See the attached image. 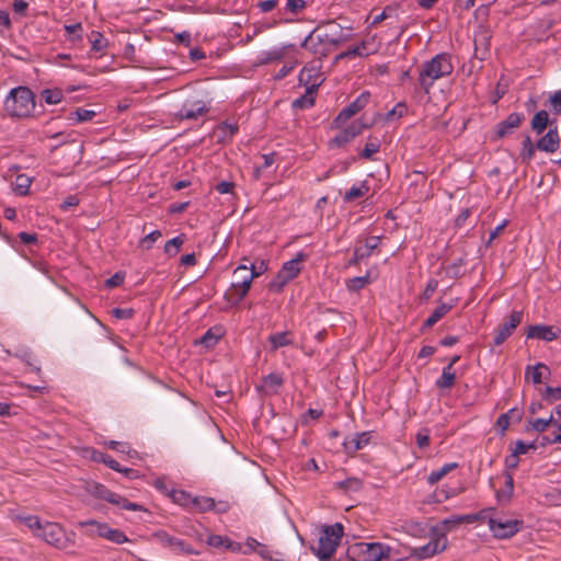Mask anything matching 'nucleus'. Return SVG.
I'll list each match as a JSON object with an SVG mask.
<instances>
[{
    "instance_id": "37",
    "label": "nucleus",
    "mask_w": 561,
    "mask_h": 561,
    "mask_svg": "<svg viewBox=\"0 0 561 561\" xmlns=\"http://www.w3.org/2000/svg\"><path fill=\"white\" fill-rule=\"evenodd\" d=\"M369 191V186L366 182H362L357 185H353L345 194H344V202H351L353 199L363 197L366 195Z\"/></svg>"
},
{
    "instance_id": "17",
    "label": "nucleus",
    "mask_w": 561,
    "mask_h": 561,
    "mask_svg": "<svg viewBox=\"0 0 561 561\" xmlns=\"http://www.w3.org/2000/svg\"><path fill=\"white\" fill-rule=\"evenodd\" d=\"M380 237H368L364 243H358L354 249L353 259L351 264H356L367 257H369L373 251L379 245Z\"/></svg>"
},
{
    "instance_id": "38",
    "label": "nucleus",
    "mask_w": 561,
    "mask_h": 561,
    "mask_svg": "<svg viewBox=\"0 0 561 561\" xmlns=\"http://www.w3.org/2000/svg\"><path fill=\"white\" fill-rule=\"evenodd\" d=\"M42 98L47 104H58L64 99V93L60 89H45L42 91Z\"/></svg>"
},
{
    "instance_id": "54",
    "label": "nucleus",
    "mask_w": 561,
    "mask_h": 561,
    "mask_svg": "<svg viewBox=\"0 0 561 561\" xmlns=\"http://www.w3.org/2000/svg\"><path fill=\"white\" fill-rule=\"evenodd\" d=\"M407 113V105L402 102L396 104L392 110L386 114V119L390 121L394 117H402Z\"/></svg>"
},
{
    "instance_id": "62",
    "label": "nucleus",
    "mask_w": 561,
    "mask_h": 561,
    "mask_svg": "<svg viewBox=\"0 0 561 561\" xmlns=\"http://www.w3.org/2000/svg\"><path fill=\"white\" fill-rule=\"evenodd\" d=\"M85 456L87 457H90L93 461L95 462H103L105 461L107 455L102 453V451H99V450H95V449H88L85 451Z\"/></svg>"
},
{
    "instance_id": "10",
    "label": "nucleus",
    "mask_w": 561,
    "mask_h": 561,
    "mask_svg": "<svg viewBox=\"0 0 561 561\" xmlns=\"http://www.w3.org/2000/svg\"><path fill=\"white\" fill-rule=\"evenodd\" d=\"M319 62L306 65L299 72V83L306 87L309 94H313L323 81Z\"/></svg>"
},
{
    "instance_id": "59",
    "label": "nucleus",
    "mask_w": 561,
    "mask_h": 561,
    "mask_svg": "<svg viewBox=\"0 0 561 561\" xmlns=\"http://www.w3.org/2000/svg\"><path fill=\"white\" fill-rule=\"evenodd\" d=\"M534 448H535L534 443L526 444L523 440H517L512 454H514L518 457L519 455L526 454L529 449H534Z\"/></svg>"
},
{
    "instance_id": "22",
    "label": "nucleus",
    "mask_w": 561,
    "mask_h": 561,
    "mask_svg": "<svg viewBox=\"0 0 561 561\" xmlns=\"http://www.w3.org/2000/svg\"><path fill=\"white\" fill-rule=\"evenodd\" d=\"M371 436V432L356 433L347 437L344 445L347 449L356 451L366 447L369 444Z\"/></svg>"
},
{
    "instance_id": "43",
    "label": "nucleus",
    "mask_w": 561,
    "mask_h": 561,
    "mask_svg": "<svg viewBox=\"0 0 561 561\" xmlns=\"http://www.w3.org/2000/svg\"><path fill=\"white\" fill-rule=\"evenodd\" d=\"M380 148V141L377 138L369 137L363 151L360 152V157L364 159H370L374 153L378 152Z\"/></svg>"
},
{
    "instance_id": "53",
    "label": "nucleus",
    "mask_w": 561,
    "mask_h": 561,
    "mask_svg": "<svg viewBox=\"0 0 561 561\" xmlns=\"http://www.w3.org/2000/svg\"><path fill=\"white\" fill-rule=\"evenodd\" d=\"M542 398L549 402L561 399V387H546Z\"/></svg>"
},
{
    "instance_id": "21",
    "label": "nucleus",
    "mask_w": 561,
    "mask_h": 561,
    "mask_svg": "<svg viewBox=\"0 0 561 561\" xmlns=\"http://www.w3.org/2000/svg\"><path fill=\"white\" fill-rule=\"evenodd\" d=\"M283 385V377L278 373H271L262 379L260 389L267 396L276 394Z\"/></svg>"
},
{
    "instance_id": "61",
    "label": "nucleus",
    "mask_w": 561,
    "mask_h": 561,
    "mask_svg": "<svg viewBox=\"0 0 561 561\" xmlns=\"http://www.w3.org/2000/svg\"><path fill=\"white\" fill-rule=\"evenodd\" d=\"M11 27V20L9 13L2 9H0V34H3L4 31Z\"/></svg>"
},
{
    "instance_id": "51",
    "label": "nucleus",
    "mask_w": 561,
    "mask_h": 561,
    "mask_svg": "<svg viewBox=\"0 0 561 561\" xmlns=\"http://www.w3.org/2000/svg\"><path fill=\"white\" fill-rule=\"evenodd\" d=\"M104 463L114 471L122 472L128 477H133L134 471L128 468H123L116 460H114L111 456L107 455Z\"/></svg>"
},
{
    "instance_id": "12",
    "label": "nucleus",
    "mask_w": 561,
    "mask_h": 561,
    "mask_svg": "<svg viewBox=\"0 0 561 561\" xmlns=\"http://www.w3.org/2000/svg\"><path fill=\"white\" fill-rule=\"evenodd\" d=\"M369 99L370 93L368 91H364L363 93H360L351 104H348L339 113V115L334 119V124L336 126L344 124L353 115H355L362 108H364L368 104Z\"/></svg>"
},
{
    "instance_id": "6",
    "label": "nucleus",
    "mask_w": 561,
    "mask_h": 561,
    "mask_svg": "<svg viewBox=\"0 0 561 561\" xmlns=\"http://www.w3.org/2000/svg\"><path fill=\"white\" fill-rule=\"evenodd\" d=\"M344 535L343 525L335 523L322 528L318 546L312 548L320 561H330Z\"/></svg>"
},
{
    "instance_id": "13",
    "label": "nucleus",
    "mask_w": 561,
    "mask_h": 561,
    "mask_svg": "<svg viewBox=\"0 0 561 561\" xmlns=\"http://www.w3.org/2000/svg\"><path fill=\"white\" fill-rule=\"evenodd\" d=\"M367 127L362 121H354L343 130H341L331 141V146L343 147L351 142L356 136Z\"/></svg>"
},
{
    "instance_id": "36",
    "label": "nucleus",
    "mask_w": 561,
    "mask_h": 561,
    "mask_svg": "<svg viewBox=\"0 0 561 561\" xmlns=\"http://www.w3.org/2000/svg\"><path fill=\"white\" fill-rule=\"evenodd\" d=\"M374 51H375V49L371 47V43L369 41H363L358 45H356L353 48L345 51L344 56H346V57H350V56L365 57V56H369Z\"/></svg>"
},
{
    "instance_id": "1",
    "label": "nucleus",
    "mask_w": 561,
    "mask_h": 561,
    "mask_svg": "<svg viewBox=\"0 0 561 561\" xmlns=\"http://www.w3.org/2000/svg\"><path fill=\"white\" fill-rule=\"evenodd\" d=\"M350 34H346L343 27L335 22L317 27L304 39L301 47L314 53L325 55L332 47L346 42Z\"/></svg>"
},
{
    "instance_id": "23",
    "label": "nucleus",
    "mask_w": 561,
    "mask_h": 561,
    "mask_svg": "<svg viewBox=\"0 0 561 561\" xmlns=\"http://www.w3.org/2000/svg\"><path fill=\"white\" fill-rule=\"evenodd\" d=\"M456 302V299H451L449 302H439V305L433 310L431 316L425 320L424 325L427 328L434 325L455 307Z\"/></svg>"
},
{
    "instance_id": "16",
    "label": "nucleus",
    "mask_w": 561,
    "mask_h": 561,
    "mask_svg": "<svg viewBox=\"0 0 561 561\" xmlns=\"http://www.w3.org/2000/svg\"><path fill=\"white\" fill-rule=\"evenodd\" d=\"M559 330L552 325L536 324L530 325L526 332L527 339H537L545 342L554 341L559 335Z\"/></svg>"
},
{
    "instance_id": "11",
    "label": "nucleus",
    "mask_w": 561,
    "mask_h": 561,
    "mask_svg": "<svg viewBox=\"0 0 561 561\" xmlns=\"http://www.w3.org/2000/svg\"><path fill=\"white\" fill-rule=\"evenodd\" d=\"M446 547L447 538L445 537V535L436 534L434 538L431 539L427 543L412 548L410 556L417 560H424L444 551Z\"/></svg>"
},
{
    "instance_id": "3",
    "label": "nucleus",
    "mask_w": 561,
    "mask_h": 561,
    "mask_svg": "<svg viewBox=\"0 0 561 561\" xmlns=\"http://www.w3.org/2000/svg\"><path fill=\"white\" fill-rule=\"evenodd\" d=\"M4 114L13 119L28 118L35 111V98L27 87H15L3 101Z\"/></svg>"
},
{
    "instance_id": "42",
    "label": "nucleus",
    "mask_w": 561,
    "mask_h": 561,
    "mask_svg": "<svg viewBox=\"0 0 561 561\" xmlns=\"http://www.w3.org/2000/svg\"><path fill=\"white\" fill-rule=\"evenodd\" d=\"M171 497L174 503L185 507L193 506V502L195 501V499L191 494L182 490L173 491L171 493Z\"/></svg>"
},
{
    "instance_id": "35",
    "label": "nucleus",
    "mask_w": 561,
    "mask_h": 561,
    "mask_svg": "<svg viewBox=\"0 0 561 561\" xmlns=\"http://www.w3.org/2000/svg\"><path fill=\"white\" fill-rule=\"evenodd\" d=\"M369 283H370V274H369V272H367L363 276H356V277L347 279L345 283V286L348 291L356 293V291H359L360 289H363Z\"/></svg>"
},
{
    "instance_id": "19",
    "label": "nucleus",
    "mask_w": 561,
    "mask_h": 561,
    "mask_svg": "<svg viewBox=\"0 0 561 561\" xmlns=\"http://www.w3.org/2000/svg\"><path fill=\"white\" fill-rule=\"evenodd\" d=\"M560 146V137L557 128H550L536 144V148L540 151L552 153Z\"/></svg>"
},
{
    "instance_id": "18",
    "label": "nucleus",
    "mask_w": 561,
    "mask_h": 561,
    "mask_svg": "<svg viewBox=\"0 0 561 561\" xmlns=\"http://www.w3.org/2000/svg\"><path fill=\"white\" fill-rule=\"evenodd\" d=\"M208 111L204 101L185 102L178 113L181 119H196Z\"/></svg>"
},
{
    "instance_id": "48",
    "label": "nucleus",
    "mask_w": 561,
    "mask_h": 561,
    "mask_svg": "<svg viewBox=\"0 0 561 561\" xmlns=\"http://www.w3.org/2000/svg\"><path fill=\"white\" fill-rule=\"evenodd\" d=\"M95 116V112L87 108H77L71 113V118L77 123L91 121Z\"/></svg>"
},
{
    "instance_id": "5",
    "label": "nucleus",
    "mask_w": 561,
    "mask_h": 561,
    "mask_svg": "<svg viewBox=\"0 0 561 561\" xmlns=\"http://www.w3.org/2000/svg\"><path fill=\"white\" fill-rule=\"evenodd\" d=\"M453 70L454 66L450 56L445 53L437 54L422 65L419 73V83L428 93L436 80L449 76Z\"/></svg>"
},
{
    "instance_id": "64",
    "label": "nucleus",
    "mask_w": 561,
    "mask_h": 561,
    "mask_svg": "<svg viewBox=\"0 0 561 561\" xmlns=\"http://www.w3.org/2000/svg\"><path fill=\"white\" fill-rule=\"evenodd\" d=\"M277 3H278L277 0H262L257 3V7L260 8V10L262 12L266 13V12L274 10L276 8Z\"/></svg>"
},
{
    "instance_id": "49",
    "label": "nucleus",
    "mask_w": 561,
    "mask_h": 561,
    "mask_svg": "<svg viewBox=\"0 0 561 561\" xmlns=\"http://www.w3.org/2000/svg\"><path fill=\"white\" fill-rule=\"evenodd\" d=\"M193 506L199 512L211 511L215 507V501L211 497H194Z\"/></svg>"
},
{
    "instance_id": "24",
    "label": "nucleus",
    "mask_w": 561,
    "mask_h": 561,
    "mask_svg": "<svg viewBox=\"0 0 561 561\" xmlns=\"http://www.w3.org/2000/svg\"><path fill=\"white\" fill-rule=\"evenodd\" d=\"M238 131V125L229 122L220 123L215 129V136L220 142L229 141Z\"/></svg>"
},
{
    "instance_id": "14",
    "label": "nucleus",
    "mask_w": 561,
    "mask_h": 561,
    "mask_svg": "<svg viewBox=\"0 0 561 561\" xmlns=\"http://www.w3.org/2000/svg\"><path fill=\"white\" fill-rule=\"evenodd\" d=\"M156 537L159 539V541L170 548L175 553H182V554H198V551L193 549L188 543H186L184 540L170 536L169 534L164 531L157 533Z\"/></svg>"
},
{
    "instance_id": "26",
    "label": "nucleus",
    "mask_w": 561,
    "mask_h": 561,
    "mask_svg": "<svg viewBox=\"0 0 561 561\" xmlns=\"http://www.w3.org/2000/svg\"><path fill=\"white\" fill-rule=\"evenodd\" d=\"M80 527H87L88 528V535L89 536H99L101 538H104L105 533L108 529V525L106 523H101L95 519H88L79 522Z\"/></svg>"
},
{
    "instance_id": "58",
    "label": "nucleus",
    "mask_w": 561,
    "mask_h": 561,
    "mask_svg": "<svg viewBox=\"0 0 561 561\" xmlns=\"http://www.w3.org/2000/svg\"><path fill=\"white\" fill-rule=\"evenodd\" d=\"M415 439H416V445L419 446V448L427 447L428 444H430V432H428V430L424 428V430L419 431L416 433Z\"/></svg>"
},
{
    "instance_id": "32",
    "label": "nucleus",
    "mask_w": 561,
    "mask_h": 561,
    "mask_svg": "<svg viewBox=\"0 0 561 561\" xmlns=\"http://www.w3.org/2000/svg\"><path fill=\"white\" fill-rule=\"evenodd\" d=\"M456 375L450 366H445L442 370L440 377L436 380L435 385L440 389H450L455 383Z\"/></svg>"
},
{
    "instance_id": "29",
    "label": "nucleus",
    "mask_w": 561,
    "mask_h": 561,
    "mask_svg": "<svg viewBox=\"0 0 561 561\" xmlns=\"http://www.w3.org/2000/svg\"><path fill=\"white\" fill-rule=\"evenodd\" d=\"M549 114L547 111H538L531 118L530 126L536 134H541L549 125Z\"/></svg>"
},
{
    "instance_id": "2",
    "label": "nucleus",
    "mask_w": 561,
    "mask_h": 561,
    "mask_svg": "<svg viewBox=\"0 0 561 561\" xmlns=\"http://www.w3.org/2000/svg\"><path fill=\"white\" fill-rule=\"evenodd\" d=\"M24 524L36 537L56 548H66L68 538L62 527L53 522H42L34 515H21L16 517Z\"/></svg>"
},
{
    "instance_id": "39",
    "label": "nucleus",
    "mask_w": 561,
    "mask_h": 561,
    "mask_svg": "<svg viewBox=\"0 0 561 561\" xmlns=\"http://www.w3.org/2000/svg\"><path fill=\"white\" fill-rule=\"evenodd\" d=\"M183 243H184L183 234L172 238L164 244V253L169 256L176 255Z\"/></svg>"
},
{
    "instance_id": "47",
    "label": "nucleus",
    "mask_w": 561,
    "mask_h": 561,
    "mask_svg": "<svg viewBox=\"0 0 561 561\" xmlns=\"http://www.w3.org/2000/svg\"><path fill=\"white\" fill-rule=\"evenodd\" d=\"M536 149H537L536 145L533 144L530 137L526 136L523 140V146H522V151H520L522 158L524 160H530L534 157Z\"/></svg>"
},
{
    "instance_id": "50",
    "label": "nucleus",
    "mask_w": 561,
    "mask_h": 561,
    "mask_svg": "<svg viewBox=\"0 0 561 561\" xmlns=\"http://www.w3.org/2000/svg\"><path fill=\"white\" fill-rule=\"evenodd\" d=\"M548 105L553 114L561 113V90L550 94Z\"/></svg>"
},
{
    "instance_id": "4",
    "label": "nucleus",
    "mask_w": 561,
    "mask_h": 561,
    "mask_svg": "<svg viewBox=\"0 0 561 561\" xmlns=\"http://www.w3.org/2000/svg\"><path fill=\"white\" fill-rule=\"evenodd\" d=\"M267 271L265 261L260 262V271H255L254 266L248 267L244 264L238 265L233 271V282L229 290L226 293L227 300L232 305H238L249 293L254 278L259 277Z\"/></svg>"
},
{
    "instance_id": "56",
    "label": "nucleus",
    "mask_w": 561,
    "mask_h": 561,
    "mask_svg": "<svg viewBox=\"0 0 561 561\" xmlns=\"http://www.w3.org/2000/svg\"><path fill=\"white\" fill-rule=\"evenodd\" d=\"M313 103H314V100H313L312 94H309L307 92L306 95L296 99L293 102V106L295 108L310 107L313 105Z\"/></svg>"
},
{
    "instance_id": "57",
    "label": "nucleus",
    "mask_w": 561,
    "mask_h": 561,
    "mask_svg": "<svg viewBox=\"0 0 561 561\" xmlns=\"http://www.w3.org/2000/svg\"><path fill=\"white\" fill-rule=\"evenodd\" d=\"M227 542H229V538L220 535H211L207 538V545L215 548H226Z\"/></svg>"
},
{
    "instance_id": "33",
    "label": "nucleus",
    "mask_w": 561,
    "mask_h": 561,
    "mask_svg": "<svg viewBox=\"0 0 561 561\" xmlns=\"http://www.w3.org/2000/svg\"><path fill=\"white\" fill-rule=\"evenodd\" d=\"M504 477H505V486L502 491L496 492V499L500 502L510 501L513 495V491H514V479H513L512 472L505 471Z\"/></svg>"
},
{
    "instance_id": "20",
    "label": "nucleus",
    "mask_w": 561,
    "mask_h": 561,
    "mask_svg": "<svg viewBox=\"0 0 561 561\" xmlns=\"http://www.w3.org/2000/svg\"><path fill=\"white\" fill-rule=\"evenodd\" d=\"M524 118V114L522 113H511L504 121L500 122L496 125L497 136L504 137L511 134L515 128H517L522 124Z\"/></svg>"
},
{
    "instance_id": "45",
    "label": "nucleus",
    "mask_w": 561,
    "mask_h": 561,
    "mask_svg": "<svg viewBox=\"0 0 561 561\" xmlns=\"http://www.w3.org/2000/svg\"><path fill=\"white\" fill-rule=\"evenodd\" d=\"M516 416V419H519V412L516 409H511L508 412L501 414L496 421V425L502 430V432H505L507 427L510 426V419Z\"/></svg>"
},
{
    "instance_id": "30",
    "label": "nucleus",
    "mask_w": 561,
    "mask_h": 561,
    "mask_svg": "<svg viewBox=\"0 0 561 561\" xmlns=\"http://www.w3.org/2000/svg\"><path fill=\"white\" fill-rule=\"evenodd\" d=\"M458 467V463L457 462H448V463H445L442 468L437 469V470H433L428 476H427V483L430 485H434L436 484L438 481H440L447 473H449L450 471H453L454 469H456Z\"/></svg>"
},
{
    "instance_id": "27",
    "label": "nucleus",
    "mask_w": 561,
    "mask_h": 561,
    "mask_svg": "<svg viewBox=\"0 0 561 561\" xmlns=\"http://www.w3.org/2000/svg\"><path fill=\"white\" fill-rule=\"evenodd\" d=\"M33 179L26 174L16 175L14 182L12 183V191L18 196H25L30 192V187L32 185Z\"/></svg>"
},
{
    "instance_id": "25",
    "label": "nucleus",
    "mask_w": 561,
    "mask_h": 561,
    "mask_svg": "<svg viewBox=\"0 0 561 561\" xmlns=\"http://www.w3.org/2000/svg\"><path fill=\"white\" fill-rule=\"evenodd\" d=\"M550 375L549 367L543 363H538L534 366L526 367V376H530L531 381L536 385L540 383L542 379Z\"/></svg>"
},
{
    "instance_id": "28",
    "label": "nucleus",
    "mask_w": 561,
    "mask_h": 561,
    "mask_svg": "<svg viewBox=\"0 0 561 561\" xmlns=\"http://www.w3.org/2000/svg\"><path fill=\"white\" fill-rule=\"evenodd\" d=\"M268 342L271 343L272 350H277L279 347L291 345L294 343V340L291 337L290 332L283 331L271 334L268 336Z\"/></svg>"
},
{
    "instance_id": "15",
    "label": "nucleus",
    "mask_w": 561,
    "mask_h": 561,
    "mask_svg": "<svg viewBox=\"0 0 561 561\" xmlns=\"http://www.w3.org/2000/svg\"><path fill=\"white\" fill-rule=\"evenodd\" d=\"M522 312L513 311L510 316V319L504 322L494 336V343L496 345H501L508 336L512 335L513 331L517 328V325L522 322Z\"/></svg>"
},
{
    "instance_id": "34",
    "label": "nucleus",
    "mask_w": 561,
    "mask_h": 561,
    "mask_svg": "<svg viewBox=\"0 0 561 561\" xmlns=\"http://www.w3.org/2000/svg\"><path fill=\"white\" fill-rule=\"evenodd\" d=\"M88 38L91 44V49L95 53H101L108 46V41L99 31H92Z\"/></svg>"
},
{
    "instance_id": "63",
    "label": "nucleus",
    "mask_w": 561,
    "mask_h": 561,
    "mask_svg": "<svg viewBox=\"0 0 561 561\" xmlns=\"http://www.w3.org/2000/svg\"><path fill=\"white\" fill-rule=\"evenodd\" d=\"M112 313L117 319H129L133 317L134 311L129 308H115Z\"/></svg>"
},
{
    "instance_id": "9",
    "label": "nucleus",
    "mask_w": 561,
    "mask_h": 561,
    "mask_svg": "<svg viewBox=\"0 0 561 561\" xmlns=\"http://www.w3.org/2000/svg\"><path fill=\"white\" fill-rule=\"evenodd\" d=\"M488 525L495 538L506 539L517 534L523 523L516 518L506 516H490Z\"/></svg>"
},
{
    "instance_id": "31",
    "label": "nucleus",
    "mask_w": 561,
    "mask_h": 561,
    "mask_svg": "<svg viewBox=\"0 0 561 561\" xmlns=\"http://www.w3.org/2000/svg\"><path fill=\"white\" fill-rule=\"evenodd\" d=\"M293 47L291 44H288V45H283V46H279V47H274L270 50H266V51H263L262 53V58H261V61L266 64V62H272V61H276V60H280L285 54H286V50L288 48Z\"/></svg>"
},
{
    "instance_id": "60",
    "label": "nucleus",
    "mask_w": 561,
    "mask_h": 561,
    "mask_svg": "<svg viewBox=\"0 0 561 561\" xmlns=\"http://www.w3.org/2000/svg\"><path fill=\"white\" fill-rule=\"evenodd\" d=\"M102 497L107 501L108 503H112V504H115V505H121L122 503V500H123V496H121L119 494H116L112 491H108V490H104L103 493H102Z\"/></svg>"
},
{
    "instance_id": "40",
    "label": "nucleus",
    "mask_w": 561,
    "mask_h": 561,
    "mask_svg": "<svg viewBox=\"0 0 561 561\" xmlns=\"http://www.w3.org/2000/svg\"><path fill=\"white\" fill-rule=\"evenodd\" d=\"M256 553L268 561H284L283 554L279 551H275L263 543L260 545Z\"/></svg>"
},
{
    "instance_id": "8",
    "label": "nucleus",
    "mask_w": 561,
    "mask_h": 561,
    "mask_svg": "<svg viewBox=\"0 0 561 561\" xmlns=\"http://www.w3.org/2000/svg\"><path fill=\"white\" fill-rule=\"evenodd\" d=\"M306 259L302 252L283 263L277 275L271 280L270 288L274 291H280L289 282L295 279L301 271V262Z\"/></svg>"
},
{
    "instance_id": "52",
    "label": "nucleus",
    "mask_w": 561,
    "mask_h": 561,
    "mask_svg": "<svg viewBox=\"0 0 561 561\" xmlns=\"http://www.w3.org/2000/svg\"><path fill=\"white\" fill-rule=\"evenodd\" d=\"M161 236L162 233L160 230H153L140 240V244L145 249L149 250L152 248L153 243L161 238Z\"/></svg>"
},
{
    "instance_id": "44",
    "label": "nucleus",
    "mask_w": 561,
    "mask_h": 561,
    "mask_svg": "<svg viewBox=\"0 0 561 561\" xmlns=\"http://www.w3.org/2000/svg\"><path fill=\"white\" fill-rule=\"evenodd\" d=\"M552 423H554L553 415H549L548 419H535L529 422L530 428L538 433L545 432L547 427Z\"/></svg>"
},
{
    "instance_id": "7",
    "label": "nucleus",
    "mask_w": 561,
    "mask_h": 561,
    "mask_svg": "<svg viewBox=\"0 0 561 561\" xmlns=\"http://www.w3.org/2000/svg\"><path fill=\"white\" fill-rule=\"evenodd\" d=\"M391 548L382 542H355L346 550L350 561H381L390 556Z\"/></svg>"
},
{
    "instance_id": "55",
    "label": "nucleus",
    "mask_w": 561,
    "mask_h": 561,
    "mask_svg": "<svg viewBox=\"0 0 561 561\" xmlns=\"http://www.w3.org/2000/svg\"><path fill=\"white\" fill-rule=\"evenodd\" d=\"M305 7H306V1L305 0H287L286 1V5H285V10L290 12V13H293V14H297L302 9H305Z\"/></svg>"
},
{
    "instance_id": "46",
    "label": "nucleus",
    "mask_w": 561,
    "mask_h": 561,
    "mask_svg": "<svg viewBox=\"0 0 561 561\" xmlns=\"http://www.w3.org/2000/svg\"><path fill=\"white\" fill-rule=\"evenodd\" d=\"M106 445L108 446V448L114 449L118 453L127 454L128 457L130 458L137 456V451L130 449V447L126 443L110 440L108 443H106Z\"/></svg>"
},
{
    "instance_id": "41",
    "label": "nucleus",
    "mask_w": 561,
    "mask_h": 561,
    "mask_svg": "<svg viewBox=\"0 0 561 561\" xmlns=\"http://www.w3.org/2000/svg\"><path fill=\"white\" fill-rule=\"evenodd\" d=\"M104 539L117 545L129 541L128 537L122 530L117 528H112L110 526L107 531L105 533Z\"/></svg>"
}]
</instances>
